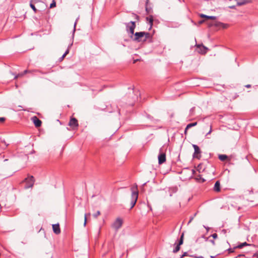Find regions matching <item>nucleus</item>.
<instances>
[{
	"mask_svg": "<svg viewBox=\"0 0 258 258\" xmlns=\"http://www.w3.org/2000/svg\"><path fill=\"white\" fill-rule=\"evenodd\" d=\"M126 29L129 31L131 34V38L135 41L145 42L147 39L151 38V35L149 32H136L134 34V30L136 28L135 22L131 21L128 23H125Z\"/></svg>",
	"mask_w": 258,
	"mask_h": 258,
	"instance_id": "1",
	"label": "nucleus"
},
{
	"mask_svg": "<svg viewBox=\"0 0 258 258\" xmlns=\"http://www.w3.org/2000/svg\"><path fill=\"white\" fill-rule=\"evenodd\" d=\"M132 200L131 202V209H132L136 204L138 198V190L137 185L135 187L132 188Z\"/></svg>",
	"mask_w": 258,
	"mask_h": 258,
	"instance_id": "2",
	"label": "nucleus"
},
{
	"mask_svg": "<svg viewBox=\"0 0 258 258\" xmlns=\"http://www.w3.org/2000/svg\"><path fill=\"white\" fill-rule=\"evenodd\" d=\"M23 182L26 183L24 186L25 189L32 188L35 182L34 177L32 175L28 176L27 178L24 179Z\"/></svg>",
	"mask_w": 258,
	"mask_h": 258,
	"instance_id": "3",
	"label": "nucleus"
},
{
	"mask_svg": "<svg viewBox=\"0 0 258 258\" xmlns=\"http://www.w3.org/2000/svg\"><path fill=\"white\" fill-rule=\"evenodd\" d=\"M123 221L120 218H117L112 224V227L117 231L121 226Z\"/></svg>",
	"mask_w": 258,
	"mask_h": 258,
	"instance_id": "4",
	"label": "nucleus"
},
{
	"mask_svg": "<svg viewBox=\"0 0 258 258\" xmlns=\"http://www.w3.org/2000/svg\"><path fill=\"white\" fill-rule=\"evenodd\" d=\"M158 163L162 164L166 161V154L162 151V149H160V153L158 156Z\"/></svg>",
	"mask_w": 258,
	"mask_h": 258,
	"instance_id": "5",
	"label": "nucleus"
},
{
	"mask_svg": "<svg viewBox=\"0 0 258 258\" xmlns=\"http://www.w3.org/2000/svg\"><path fill=\"white\" fill-rule=\"evenodd\" d=\"M192 147L194 148L195 152L193 154V158L200 159L201 157V150L198 146L196 145H192Z\"/></svg>",
	"mask_w": 258,
	"mask_h": 258,
	"instance_id": "6",
	"label": "nucleus"
},
{
	"mask_svg": "<svg viewBox=\"0 0 258 258\" xmlns=\"http://www.w3.org/2000/svg\"><path fill=\"white\" fill-rule=\"evenodd\" d=\"M208 25L210 27L214 26L217 27H222L223 29H226L229 26V25L227 24H225V23H222L220 22H218V21L215 22L211 24H209Z\"/></svg>",
	"mask_w": 258,
	"mask_h": 258,
	"instance_id": "7",
	"label": "nucleus"
},
{
	"mask_svg": "<svg viewBox=\"0 0 258 258\" xmlns=\"http://www.w3.org/2000/svg\"><path fill=\"white\" fill-rule=\"evenodd\" d=\"M69 125L72 127L73 129L75 130L77 129L79 126L78 120L75 118H71L69 123Z\"/></svg>",
	"mask_w": 258,
	"mask_h": 258,
	"instance_id": "8",
	"label": "nucleus"
},
{
	"mask_svg": "<svg viewBox=\"0 0 258 258\" xmlns=\"http://www.w3.org/2000/svg\"><path fill=\"white\" fill-rule=\"evenodd\" d=\"M184 234L182 233L180 236V239L178 241V244L175 246V248L173 250L174 253H176L180 249V246L183 244Z\"/></svg>",
	"mask_w": 258,
	"mask_h": 258,
	"instance_id": "9",
	"label": "nucleus"
},
{
	"mask_svg": "<svg viewBox=\"0 0 258 258\" xmlns=\"http://www.w3.org/2000/svg\"><path fill=\"white\" fill-rule=\"evenodd\" d=\"M197 47L199 49L198 51L202 54H205L207 52L208 48L203 45H197Z\"/></svg>",
	"mask_w": 258,
	"mask_h": 258,
	"instance_id": "10",
	"label": "nucleus"
},
{
	"mask_svg": "<svg viewBox=\"0 0 258 258\" xmlns=\"http://www.w3.org/2000/svg\"><path fill=\"white\" fill-rule=\"evenodd\" d=\"M32 120L37 127H40L41 125L42 122L36 116H34L32 118Z\"/></svg>",
	"mask_w": 258,
	"mask_h": 258,
	"instance_id": "11",
	"label": "nucleus"
},
{
	"mask_svg": "<svg viewBox=\"0 0 258 258\" xmlns=\"http://www.w3.org/2000/svg\"><path fill=\"white\" fill-rule=\"evenodd\" d=\"M52 229L54 233L55 234H58L60 233V230L58 224L52 225Z\"/></svg>",
	"mask_w": 258,
	"mask_h": 258,
	"instance_id": "12",
	"label": "nucleus"
},
{
	"mask_svg": "<svg viewBox=\"0 0 258 258\" xmlns=\"http://www.w3.org/2000/svg\"><path fill=\"white\" fill-rule=\"evenodd\" d=\"M213 189L216 192H219L221 190L220 182L219 180L217 181L214 185Z\"/></svg>",
	"mask_w": 258,
	"mask_h": 258,
	"instance_id": "13",
	"label": "nucleus"
},
{
	"mask_svg": "<svg viewBox=\"0 0 258 258\" xmlns=\"http://www.w3.org/2000/svg\"><path fill=\"white\" fill-rule=\"evenodd\" d=\"M146 20L149 23V24L150 25L149 29H151L153 24V17L152 15H151L149 17H147Z\"/></svg>",
	"mask_w": 258,
	"mask_h": 258,
	"instance_id": "14",
	"label": "nucleus"
},
{
	"mask_svg": "<svg viewBox=\"0 0 258 258\" xmlns=\"http://www.w3.org/2000/svg\"><path fill=\"white\" fill-rule=\"evenodd\" d=\"M200 17L201 18H205L207 19L215 20L216 19V17H215V16H207V15H204V14H201Z\"/></svg>",
	"mask_w": 258,
	"mask_h": 258,
	"instance_id": "15",
	"label": "nucleus"
},
{
	"mask_svg": "<svg viewBox=\"0 0 258 258\" xmlns=\"http://www.w3.org/2000/svg\"><path fill=\"white\" fill-rule=\"evenodd\" d=\"M237 2V5L238 6H242L246 3H247V1L246 0H236Z\"/></svg>",
	"mask_w": 258,
	"mask_h": 258,
	"instance_id": "16",
	"label": "nucleus"
},
{
	"mask_svg": "<svg viewBox=\"0 0 258 258\" xmlns=\"http://www.w3.org/2000/svg\"><path fill=\"white\" fill-rule=\"evenodd\" d=\"M196 180L199 181H201V182H205V180L202 177V175L200 174L198 175L195 177Z\"/></svg>",
	"mask_w": 258,
	"mask_h": 258,
	"instance_id": "17",
	"label": "nucleus"
},
{
	"mask_svg": "<svg viewBox=\"0 0 258 258\" xmlns=\"http://www.w3.org/2000/svg\"><path fill=\"white\" fill-rule=\"evenodd\" d=\"M245 245H250L249 244H247L246 242H244L243 243H240L237 246L235 247L234 248H242L243 246Z\"/></svg>",
	"mask_w": 258,
	"mask_h": 258,
	"instance_id": "18",
	"label": "nucleus"
},
{
	"mask_svg": "<svg viewBox=\"0 0 258 258\" xmlns=\"http://www.w3.org/2000/svg\"><path fill=\"white\" fill-rule=\"evenodd\" d=\"M227 158V156L226 155H219V159L222 161H225Z\"/></svg>",
	"mask_w": 258,
	"mask_h": 258,
	"instance_id": "19",
	"label": "nucleus"
},
{
	"mask_svg": "<svg viewBox=\"0 0 258 258\" xmlns=\"http://www.w3.org/2000/svg\"><path fill=\"white\" fill-rule=\"evenodd\" d=\"M197 124V122L189 123L186 126V130H188L189 128H190L191 127H193V126H195Z\"/></svg>",
	"mask_w": 258,
	"mask_h": 258,
	"instance_id": "20",
	"label": "nucleus"
},
{
	"mask_svg": "<svg viewBox=\"0 0 258 258\" xmlns=\"http://www.w3.org/2000/svg\"><path fill=\"white\" fill-rule=\"evenodd\" d=\"M28 72V70H25L23 73L19 74L18 75L15 77V79L18 78L20 76H23L24 75L27 74Z\"/></svg>",
	"mask_w": 258,
	"mask_h": 258,
	"instance_id": "21",
	"label": "nucleus"
},
{
	"mask_svg": "<svg viewBox=\"0 0 258 258\" xmlns=\"http://www.w3.org/2000/svg\"><path fill=\"white\" fill-rule=\"evenodd\" d=\"M30 6L32 8V9L33 10L34 13H36L37 12V10L35 8V6L33 4H32L31 2L30 3Z\"/></svg>",
	"mask_w": 258,
	"mask_h": 258,
	"instance_id": "22",
	"label": "nucleus"
},
{
	"mask_svg": "<svg viewBox=\"0 0 258 258\" xmlns=\"http://www.w3.org/2000/svg\"><path fill=\"white\" fill-rule=\"evenodd\" d=\"M56 7V3L55 0H53L51 4L50 5V8H53Z\"/></svg>",
	"mask_w": 258,
	"mask_h": 258,
	"instance_id": "23",
	"label": "nucleus"
},
{
	"mask_svg": "<svg viewBox=\"0 0 258 258\" xmlns=\"http://www.w3.org/2000/svg\"><path fill=\"white\" fill-rule=\"evenodd\" d=\"M100 215V212L99 211H97V212L93 214V217L96 218L98 216Z\"/></svg>",
	"mask_w": 258,
	"mask_h": 258,
	"instance_id": "24",
	"label": "nucleus"
},
{
	"mask_svg": "<svg viewBox=\"0 0 258 258\" xmlns=\"http://www.w3.org/2000/svg\"><path fill=\"white\" fill-rule=\"evenodd\" d=\"M227 231L229 232L230 230L229 229H223L222 230L221 232L223 233L224 234H226Z\"/></svg>",
	"mask_w": 258,
	"mask_h": 258,
	"instance_id": "25",
	"label": "nucleus"
},
{
	"mask_svg": "<svg viewBox=\"0 0 258 258\" xmlns=\"http://www.w3.org/2000/svg\"><path fill=\"white\" fill-rule=\"evenodd\" d=\"M72 45V44H70V46H69L68 48L67 49V50L64 53V55H67L69 52V47H71Z\"/></svg>",
	"mask_w": 258,
	"mask_h": 258,
	"instance_id": "26",
	"label": "nucleus"
},
{
	"mask_svg": "<svg viewBox=\"0 0 258 258\" xmlns=\"http://www.w3.org/2000/svg\"><path fill=\"white\" fill-rule=\"evenodd\" d=\"M190 256L191 257H195V258H203L204 257L202 255H200V256H197V255H190Z\"/></svg>",
	"mask_w": 258,
	"mask_h": 258,
	"instance_id": "27",
	"label": "nucleus"
},
{
	"mask_svg": "<svg viewBox=\"0 0 258 258\" xmlns=\"http://www.w3.org/2000/svg\"><path fill=\"white\" fill-rule=\"evenodd\" d=\"M211 236L214 238V239H216L218 237V235L216 233H214L213 234L211 235Z\"/></svg>",
	"mask_w": 258,
	"mask_h": 258,
	"instance_id": "28",
	"label": "nucleus"
},
{
	"mask_svg": "<svg viewBox=\"0 0 258 258\" xmlns=\"http://www.w3.org/2000/svg\"><path fill=\"white\" fill-rule=\"evenodd\" d=\"M212 131V125L210 126V131H209V132L206 134V137H207L209 135H210L211 132Z\"/></svg>",
	"mask_w": 258,
	"mask_h": 258,
	"instance_id": "29",
	"label": "nucleus"
},
{
	"mask_svg": "<svg viewBox=\"0 0 258 258\" xmlns=\"http://www.w3.org/2000/svg\"><path fill=\"white\" fill-rule=\"evenodd\" d=\"M195 107H192L190 109V113L192 114L194 112V111H195Z\"/></svg>",
	"mask_w": 258,
	"mask_h": 258,
	"instance_id": "30",
	"label": "nucleus"
},
{
	"mask_svg": "<svg viewBox=\"0 0 258 258\" xmlns=\"http://www.w3.org/2000/svg\"><path fill=\"white\" fill-rule=\"evenodd\" d=\"M86 222H87V214H85V221H84V226L86 225Z\"/></svg>",
	"mask_w": 258,
	"mask_h": 258,
	"instance_id": "31",
	"label": "nucleus"
},
{
	"mask_svg": "<svg viewBox=\"0 0 258 258\" xmlns=\"http://www.w3.org/2000/svg\"><path fill=\"white\" fill-rule=\"evenodd\" d=\"M187 255H188V254H187V252H184V253H183V254L180 256V258H182L183 257H184V256H187Z\"/></svg>",
	"mask_w": 258,
	"mask_h": 258,
	"instance_id": "32",
	"label": "nucleus"
},
{
	"mask_svg": "<svg viewBox=\"0 0 258 258\" xmlns=\"http://www.w3.org/2000/svg\"><path fill=\"white\" fill-rule=\"evenodd\" d=\"M134 15L135 16L136 19H137L138 21H139V19H140V17L136 14H134Z\"/></svg>",
	"mask_w": 258,
	"mask_h": 258,
	"instance_id": "33",
	"label": "nucleus"
},
{
	"mask_svg": "<svg viewBox=\"0 0 258 258\" xmlns=\"http://www.w3.org/2000/svg\"><path fill=\"white\" fill-rule=\"evenodd\" d=\"M6 118L5 117H0V122H3L5 121Z\"/></svg>",
	"mask_w": 258,
	"mask_h": 258,
	"instance_id": "34",
	"label": "nucleus"
},
{
	"mask_svg": "<svg viewBox=\"0 0 258 258\" xmlns=\"http://www.w3.org/2000/svg\"><path fill=\"white\" fill-rule=\"evenodd\" d=\"M151 9L148 8L147 6H146V11L147 13H149Z\"/></svg>",
	"mask_w": 258,
	"mask_h": 258,
	"instance_id": "35",
	"label": "nucleus"
},
{
	"mask_svg": "<svg viewBox=\"0 0 258 258\" xmlns=\"http://www.w3.org/2000/svg\"><path fill=\"white\" fill-rule=\"evenodd\" d=\"M253 257L258 258V253H255L253 254Z\"/></svg>",
	"mask_w": 258,
	"mask_h": 258,
	"instance_id": "36",
	"label": "nucleus"
},
{
	"mask_svg": "<svg viewBox=\"0 0 258 258\" xmlns=\"http://www.w3.org/2000/svg\"><path fill=\"white\" fill-rule=\"evenodd\" d=\"M76 24H77V21H76V22L74 24V30H73V32L74 33L75 30H76Z\"/></svg>",
	"mask_w": 258,
	"mask_h": 258,
	"instance_id": "37",
	"label": "nucleus"
},
{
	"mask_svg": "<svg viewBox=\"0 0 258 258\" xmlns=\"http://www.w3.org/2000/svg\"><path fill=\"white\" fill-rule=\"evenodd\" d=\"M2 143H3L5 144V145L6 147H7L9 145V144H7L6 142L4 140L2 141Z\"/></svg>",
	"mask_w": 258,
	"mask_h": 258,
	"instance_id": "38",
	"label": "nucleus"
},
{
	"mask_svg": "<svg viewBox=\"0 0 258 258\" xmlns=\"http://www.w3.org/2000/svg\"><path fill=\"white\" fill-rule=\"evenodd\" d=\"M244 256V254H238L236 257V258L237 257H241V256Z\"/></svg>",
	"mask_w": 258,
	"mask_h": 258,
	"instance_id": "39",
	"label": "nucleus"
},
{
	"mask_svg": "<svg viewBox=\"0 0 258 258\" xmlns=\"http://www.w3.org/2000/svg\"><path fill=\"white\" fill-rule=\"evenodd\" d=\"M39 1H40L39 0H32V1H31V2H33L34 3H37L39 2Z\"/></svg>",
	"mask_w": 258,
	"mask_h": 258,
	"instance_id": "40",
	"label": "nucleus"
},
{
	"mask_svg": "<svg viewBox=\"0 0 258 258\" xmlns=\"http://www.w3.org/2000/svg\"><path fill=\"white\" fill-rule=\"evenodd\" d=\"M205 22V20H203L200 21L199 23L200 24H203V23H204Z\"/></svg>",
	"mask_w": 258,
	"mask_h": 258,
	"instance_id": "41",
	"label": "nucleus"
},
{
	"mask_svg": "<svg viewBox=\"0 0 258 258\" xmlns=\"http://www.w3.org/2000/svg\"><path fill=\"white\" fill-rule=\"evenodd\" d=\"M65 56H66V55H64V54H63L62 55V56L60 58V60H62L64 58V57Z\"/></svg>",
	"mask_w": 258,
	"mask_h": 258,
	"instance_id": "42",
	"label": "nucleus"
},
{
	"mask_svg": "<svg viewBox=\"0 0 258 258\" xmlns=\"http://www.w3.org/2000/svg\"><path fill=\"white\" fill-rule=\"evenodd\" d=\"M228 251L229 252H233V250L231 248H229L228 249Z\"/></svg>",
	"mask_w": 258,
	"mask_h": 258,
	"instance_id": "43",
	"label": "nucleus"
},
{
	"mask_svg": "<svg viewBox=\"0 0 258 258\" xmlns=\"http://www.w3.org/2000/svg\"><path fill=\"white\" fill-rule=\"evenodd\" d=\"M210 241L211 242V243L213 244V245H215V242L214 241V240H210Z\"/></svg>",
	"mask_w": 258,
	"mask_h": 258,
	"instance_id": "44",
	"label": "nucleus"
},
{
	"mask_svg": "<svg viewBox=\"0 0 258 258\" xmlns=\"http://www.w3.org/2000/svg\"><path fill=\"white\" fill-rule=\"evenodd\" d=\"M193 219H194V217H190V220H189V222H188V223H190V222H191L192 221V220H193Z\"/></svg>",
	"mask_w": 258,
	"mask_h": 258,
	"instance_id": "45",
	"label": "nucleus"
},
{
	"mask_svg": "<svg viewBox=\"0 0 258 258\" xmlns=\"http://www.w3.org/2000/svg\"><path fill=\"white\" fill-rule=\"evenodd\" d=\"M229 8L230 9H234V8H235V6H229Z\"/></svg>",
	"mask_w": 258,
	"mask_h": 258,
	"instance_id": "46",
	"label": "nucleus"
},
{
	"mask_svg": "<svg viewBox=\"0 0 258 258\" xmlns=\"http://www.w3.org/2000/svg\"><path fill=\"white\" fill-rule=\"evenodd\" d=\"M188 130H186V127H185V130H184V134L186 135L187 134V131Z\"/></svg>",
	"mask_w": 258,
	"mask_h": 258,
	"instance_id": "47",
	"label": "nucleus"
},
{
	"mask_svg": "<svg viewBox=\"0 0 258 258\" xmlns=\"http://www.w3.org/2000/svg\"><path fill=\"white\" fill-rule=\"evenodd\" d=\"M149 0H146V6H147L148 5V4L149 3Z\"/></svg>",
	"mask_w": 258,
	"mask_h": 258,
	"instance_id": "48",
	"label": "nucleus"
},
{
	"mask_svg": "<svg viewBox=\"0 0 258 258\" xmlns=\"http://www.w3.org/2000/svg\"><path fill=\"white\" fill-rule=\"evenodd\" d=\"M245 87L246 88H250L251 87V85L248 84V85H246Z\"/></svg>",
	"mask_w": 258,
	"mask_h": 258,
	"instance_id": "49",
	"label": "nucleus"
},
{
	"mask_svg": "<svg viewBox=\"0 0 258 258\" xmlns=\"http://www.w3.org/2000/svg\"><path fill=\"white\" fill-rule=\"evenodd\" d=\"M191 171H192V174H194L195 172V170L194 169H192Z\"/></svg>",
	"mask_w": 258,
	"mask_h": 258,
	"instance_id": "50",
	"label": "nucleus"
}]
</instances>
